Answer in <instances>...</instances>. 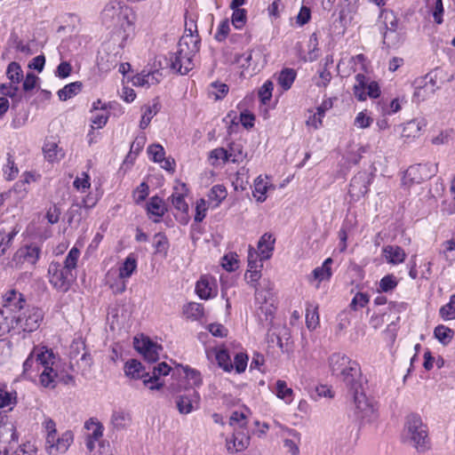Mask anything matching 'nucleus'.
I'll return each instance as SVG.
<instances>
[{
    "label": "nucleus",
    "instance_id": "obj_3",
    "mask_svg": "<svg viewBox=\"0 0 455 455\" xmlns=\"http://www.w3.org/2000/svg\"><path fill=\"white\" fill-rule=\"evenodd\" d=\"M201 39L193 34H184L178 43L179 54H185L184 67L186 70H192L195 67L194 57L199 52Z\"/></svg>",
    "mask_w": 455,
    "mask_h": 455
},
{
    "label": "nucleus",
    "instance_id": "obj_39",
    "mask_svg": "<svg viewBox=\"0 0 455 455\" xmlns=\"http://www.w3.org/2000/svg\"><path fill=\"white\" fill-rule=\"evenodd\" d=\"M148 212L156 217H162L165 212L163 200L158 196H153L148 204Z\"/></svg>",
    "mask_w": 455,
    "mask_h": 455
},
{
    "label": "nucleus",
    "instance_id": "obj_19",
    "mask_svg": "<svg viewBox=\"0 0 455 455\" xmlns=\"http://www.w3.org/2000/svg\"><path fill=\"white\" fill-rule=\"evenodd\" d=\"M382 255L387 263L398 265L406 258L404 250L398 245H386L382 248Z\"/></svg>",
    "mask_w": 455,
    "mask_h": 455
},
{
    "label": "nucleus",
    "instance_id": "obj_61",
    "mask_svg": "<svg viewBox=\"0 0 455 455\" xmlns=\"http://www.w3.org/2000/svg\"><path fill=\"white\" fill-rule=\"evenodd\" d=\"M149 188L146 182L140 183V185L134 191L133 196L137 204L143 202L148 196Z\"/></svg>",
    "mask_w": 455,
    "mask_h": 455
},
{
    "label": "nucleus",
    "instance_id": "obj_33",
    "mask_svg": "<svg viewBox=\"0 0 455 455\" xmlns=\"http://www.w3.org/2000/svg\"><path fill=\"white\" fill-rule=\"evenodd\" d=\"M296 78V72L292 68H285L278 76V84L284 90H289Z\"/></svg>",
    "mask_w": 455,
    "mask_h": 455
},
{
    "label": "nucleus",
    "instance_id": "obj_64",
    "mask_svg": "<svg viewBox=\"0 0 455 455\" xmlns=\"http://www.w3.org/2000/svg\"><path fill=\"white\" fill-rule=\"evenodd\" d=\"M35 454H36L35 447L31 443H24L23 445L19 446L11 454L6 452L5 455H35Z\"/></svg>",
    "mask_w": 455,
    "mask_h": 455
},
{
    "label": "nucleus",
    "instance_id": "obj_27",
    "mask_svg": "<svg viewBox=\"0 0 455 455\" xmlns=\"http://www.w3.org/2000/svg\"><path fill=\"white\" fill-rule=\"evenodd\" d=\"M16 319L17 315L9 313L6 309H0V336L4 332H9L11 329L18 328Z\"/></svg>",
    "mask_w": 455,
    "mask_h": 455
},
{
    "label": "nucleus",
    "instance_id": "obj_38",
    "mask_svg": "<svg viewBox=\"0 0 455 455\" xmlns=\"http://www.w3.org/2000/svg\"><path fill=\"white\" fill-rule=\"evenodd\" d=\"M293 390L287 387L284 380L276 381V395L278 398L285 401L286 403H291L292 401Z\"/></svg>",
    "mask_w": 455,
    "mask_h": 455
},
{
    "label": "nucleus",
    "instance_id": "obj_58",
    "mask_svg": "<svg viewBox=\"0 0 455 455\" xmlns=\"http://www.w3.org/2000/svg\"><path fill=\"white\" fill-rule=\"evenodd\" d=\"M186 378L190 381L191 385L199 387L202 384L201 374L198 371L190 369L188 366L183 368Z\"/></svg>",
    "mask_w": 455,
    "mask_h": 455
},
{
    "label": "nucleus",
    "instance_id": "obj_31",
    "mask_svg": "<svg viewBox=\"0 0 455 455\" xmlns=\"http://www.w3.org/2000/svg\"><path fill=\"white\" fill-rule=\"evenodd\" d=\"M131 422V416L129 413L118 411H114L111 417V423L116 429H124L129 426Z\"/></svg>",
    "mask_w": 455,
    "mask_h": 455
},
{
    "label": "nucleus",
    "instance_id": "obj_57",
    "mask_svg": "<svg viewBox=\"0 0 455 455\" xmlns=\"http://www.w3.org/2000/svg\"><path fill=\"white\" fill-rule=\"evenodd\" d=\"M230 31V25L228 19L223 20L219 25L218 30L214 36V38L218 42H223L228 36Z\"/></svg>",
    "mask_w": 455,
    "mask_h": 455
},
{
    "label": "nucleus",
    "instance_id": "obj_20",
    "mask_svg": "<svg viewBox=\"0 0 455 455\" xmlns=\"http://www.w3.org/2000/svg\"><path fill=\"white\" fill-rule=\"evenodd\" d=\"M336 376L345 383L346 387L348 388V391L360 387V384L363 383L361 368L359 364L357 372L355 373L354 371H349L347 366L344 367V372H339Z\"/></svg>",
    "mask_w": 455,
    "mask_h": 455
},
{
    "label": "nucleus",
    "instance_id": "obj_26",
    "mask_svg": "<svg viewBox=\"0 0 455 455\" xmlns=\"http://www.w3.org/2000/svg\"><path fill=\"white\" fill-rule=\"evenodd\" d=\"M44 158L51 163L58 162L62 159L65 153L62 148H59L55 141L47 140L43 147Z\"/></svg>",
    "mask_w": 455,
    "mask_h": 455
},
{
    "label": "nucleus",
    "instance_id": "obj_60",
    "mask_svg": "<svg viewBox=\"0 0 455 455\" xmlns=\"http://www.w3.org/2000/svg\"><path fill=\"white\" fill-rule=\"evenodd\" d=\"M369 302V297L363 292H357L350 303V307L357 310L358 307H363Z\"/></svg>",
    "mask_w": 455,
    "mask_h": 455
},
{
    "label": "nucleus",
    "instance_id": "obj_22",
    "mask_svg": "<svg viewBox=\"0 0 455 455\" xmlns=\"http://www.w3.org/2000/svg\"><path fill=\"white\" fill-rule=\"evenodd\" d=\"M275 239L272 234L265 233L258 243L259 255L261 259H268L274 251Z\"/></svg>",
    "mask_w": 455,
    "mask_h": 455
},
{
    "label": "nucleus",
    "instance_id": "obj_47",
    "mask_svg": "<svg viewBox=\"0 0 455 455\" xmlns=\"http://www.w3.org/2000/svg\"><path fill=\"white\" fill-rule=\"evenodd\" d=\"M227 196V190L223 185H215L209 193V199L215 201V207L219 206L222 200Z\"/></svg>",
    "mask_w": 455,
    "mask_h": 455
},
{
    "label": "nucleus",
    "instance_id": "obj_24",
    "mask_svg": "<svg viewBox=\"0 0 455 455\" xmlns=\"http://www.w3.org/2000/svg\"><path fill=\"white\" fill-rule=\"evenodd\" d=\"M184 57V53L179 54V46L177 45V51L169 53V58L166 59L167 65L173 72L180 75H186L190 70H186V68L184 67V60H186Z\"/></svg>",
    "mask_w": 455,
    "mask_h": 455
},
{
    "label": "nucleus",
    "instance_id": "obj_1",
    "mask_svg": "<svg viewBox=\"0 0 455 455\" xmlns=\"http://www.w3.org/2000/svg\"><path fill=\"white\" fill-rule=\"evenodd\" d=\"M401 438L404 444L413 447L419 452H425L431 448L427 425L416 413H411L405 418Z\"/></svg>",
    "mask_w": 455,
    "mask_h": 455
},
{
    "label": "nucleus",
    "instance_id": "obj_5",
    "mask_svg": "<svg viewBox=\"0 0 455 455\" xmlns=\"http://www.w3.org/2000/svg\"><path fill=\"white\" fill-rule=\"evenodd\" d=\"M48 276L50 283L60 292L69 290L74 278L72 273L68 272L59 262H52L49 265Z\"/></svg>",
    "mask_w": 455,
    "mask_h": 455
},
{
    "label": "nucleus",
    "instance_id": "obj_51",
    "mask_svg": "<svg viewBox=\"0 0 455 455\" xmlns=\"http://www.w3.org/2000/svg\"><path fill=\"white\" fill-rule=\"evenodd\" d=\"M398 284L396 278L393 275H385L379 281V290L383 292L393 291Z\"/></svg>",
    "mask_w": 455,
    "mask_h": 455
},
{
    "label": "nucleus",
    "instance_id": "obj_42",
    "mask_svg": "<svg viewBox=\"0 0 455 455\" xmlns=\"http://www.w3.org/2000/svg\"><path fill=\"white\" fill-rule=\"evenodd\" d=\"M6 76L12 83L19 84L23 76V71L20 65L15 61L11 62L7 67Z\"/></svg>",
    "mask_w": 455,
    "mask_h": 455
},
{
    "label": "nucleus",
    "instance_id": "obj_54",
    "mask_svg": "<svg viewBox=\"0 0 455 455\" xmlns=\"http://www.w3.org/2000/svg\"><path fill=\"white\" fill-rule=\"evenodd\" d=\"M292 435L297 439H284L283 440V446L286 448L287 452H289L291 455H299V434L293 431Z\"/></svg>",
    "mask_w": 455,
    "mask_h": 455
},
{
    "label": "nucleus",
    "instance_id": "obj_11",
    "mask_svg": "<svg viewBox=\"0 0 455 455\" xmlns=\"http://www.w3.org/2000/svg\"><path fill=\"white\" fill-rule=\"evenodd\" d=\"M200 399V395L196 390H188L186 394L176 395V408L180 414H189L198 407Z\"/></svg>",
    "mask_w": 455,
    "mask_h": 455
},
{
    "label": "nucleus",
    "instance_id": "obj_46",
    "mask_svg": "<svg viewBox=\"0 0 455 455\" xmlns=\"http://www.w3.org/2000/svg\"><path fill=\"white\" fill-rule=\"evenodd\" d=\"M153 243L156 248V252L164 254V256L167 254L169 249V242L164 234H156L154 235Z\"/></svg>",
    "mask_w": 455,
    "mask_h": 455
},
{
    "label": "nucleus",
    "instance_id": "obj_17",
    "mask_svg": "<svg viewBox=\"0 0 455 455\" xmlns=\"http://www.w3.org/2000/svg\"><path fill=\"white\" fill-rule=\"evenodd\" d=\"M250 437L243 431H235L231 438L227 439L226 447L229 453H236L247 449Z\"/></svg>",
    "mask_w": 455,
    "mask_h": 455
},
{
    "label": "nucleus",
    "instance_id": "obj_36",
    "mask_svg": "<svg viewBox=\"0 0 455 455\" xmlns=\"http://www.w3.org/2000/svg\"><path fill=\"white\" fill-rule=\"evenodd\" d=\"M268 188L267 182H266L260 176L255 180L253 196L256 197L258 202L263 203L267 199L266 193Z\"/></svg>",
    "mask_w": 455,
    "mask_h": 455
},
{
    "label": "nucleus",
    "instance_id": "obj_14",
    "mask_svg": "<svg viewBox=\"0 0 455 455\" xmlns=\"http://www.w3.org/2000/svg\"><path fill=\"white\" fill-rule=\"evenodd\" d=\"M371 183L370 176L365 172H360L355 174L350 181L349 195L352 197L360 198L365 196L369 191Z\"/></svg>",
    "mask_w": 455,
    "mask_h": 455
},
{
    "label": "nucleus",
    "instance_id": "obj_2",
    "mask_svg": "<svg viewBox=\"0 0 455 455\" xmlns=\"http://www.w3.org/2000/svg\"><path fill=\"white\" fill-rule=\"evenodd\" d=\"M355 403V413L357 418L371 422L377 418L376 409L374 405L366 397L363 391V383L360 387L348 391Z\"/></svg>",
    "mask_w": 455,
    "mask_h": 455
},
{
    "label": "nucleus",
    "instance_id": "obj_52",
    "mask_svg": "<svg viewBox=\"0 0 455 455\" xmlns=\"http://www.w3.org/2000/svg\"><path fill=\"white\" fill-rule=\"evenodd\" d=\"M274 89V84L272 81L267 80L266 81L263 85L259 90V97L260 99V101L263 104H267L268 100H270L272 97V92Z\"/></svg>",
    "mask_w": 455,
    "mask_h": 455
},
{
    "label": "nucleus",
    "instance_id": "obj_28",
    "mask_svg": "<svg viewBox=\"0 0 455 455\" xmlns=\"http://www.w3.org/2000/svg\"><path fill=\"white\" fill-rule=\"evenodd\" d=\"M58 378L59 375L53 366H45L40 374V382L44 387L54 388Z\"/></svg>",
    "mask_w": 455,
    "mask_h": 455
},
{
    "label": "nucleus",
    "instance_id": "obj_49",
    "mask_svg": "<svg viewBox=\"0 0 455 455\" xmlns=\"http://www.w3.org/2000/svg\"><path fill=\"white\" fill-rule=\"evenodd\" d=\"M232 10H233L232 24H233V26L235 28L240 29L246 23V20H247L246 13H247V12H246L245 9H241V8H236V9L234 8Z\"/></svg>",
    "mask_w": 455,
    "mask_h": 455
},
{
    "label": "nucleus",
    "instance_id": "obj_45",
    "mask_svg": "<svg viewBox=\"0 0 455 455\" xmlns=\"http://www.w3.org/2000/svg\"><path fill=\"white\" fill-rule=\"evenodd\" d=\"M80 255V251L77 248L73 247L68 253L64 265L62 267L68 270V272L72 273V270L76 267L77 260Z\"/></svg>",
    "mask_w": 455,
    "mask_h": 455
},
{
    "label": "nucleus",
    "instance_id": "obj_63",
    "mask_svg": "<svg viewBox=\"0 0 455 455\" xmlns=\"http://www.w3.org/2000/svg\"><path fill=\"white\" fill-rule=\"evenodd\" d=\"M311 18V11L310 8L307 6H302L299 10V12L298 13L296 17V22L299 26H303L307 24Z\"/></svg>",
    "mask_w": 455,
    "mask_h": 455
},
{
    "label": "nucleus",
    "instance_id": "obj_18",
    "mask_svg": "<svg viewBox=\"0 0 455 455\" xmlns=\"http://www.w3.org/2000/svg\"><path fill=\"white\" fill-rule=\"evenodd\" d=\"M171 367L166 363H161L153 367L152 376H148V379H144L143 383L148 386L151 390H159L164 384L159 382L160 376H166L169 374Z\"/></svg>",
    "mask_w": 455,
    "mask_h": 455
},
{
    "label": "nucleus",
    "instance_id": "obj_55",
    "mask_svg": "<svg viewBox=\"0 0 455 455\" xmlns=\"http://www.w3.org/2000/svg\"><path fill=\"white\" fill-rule=\"evenodd\" d=\"M83 206L85 208H90L92 205H89L87 204L86 200H83L81 204L80 203L72 204V205L70 206V208L68 212V221L69 224L74 220V219L76 216H81Z\"/></svg>",
    "mask_w": 455,
    "mask_h": 455
},
{
    "label": "nucleus",
    "instance_id": "obj_44",
    "mask_svg": "<svg viewBox=\"0 0 455 455\" xmlns=\"http://www.w3.org/2000/svg\"><path fill=\"white\" fill-rule=\"evenodd\" d=\"M439 314L445 321L455 319V295L451 296L450 301L440 308Z\"/></svg>",
    "mask_w": 455,
    "mask_h": 455
},
{
    "label": "nucleus",
    "instance_id": "obj_25",
    "mask_svg": "<svg viewBox=\"0 0 455 455\" xmlns=\"http://www.w3.org/2000/svg\"><path fill=\"white\" fill-rule=\"evenodd\" d=\"M41 250L36 245L21 247L15 254L16 258L23 259V261L35 265L40 257Z\"/></svg>",
    "mask_w": 455,
    "mask_h": 455
},
{
    "label": "nucleus",
    "instance_id": "obj_13",
    "mask_svg": "<svg viewBox=\"0 0 455 455\" xmlns=\"http://www.w3.org/2000/svg\"><path fill=\"white\" fill-rule=\"evenodd\" d=\"M329 367L333 375H337L339 372H344V367L348 366V370L357 372L358 363L352 360L345 354L333 353L328 359Z\"/></svg>",
    "mask_w": 455,
    "mask_h": 455
},
{
    "label": "nucleus",
    "instance_id": "obj_8",
    "mask_svg": "<svg viewBox=\"0 0 455 455\" xmlns=\"http://www.w3.org/2000/svg\"><path fill=\"white\" fill-rule=\"evenodd\" d=\"M272 293L270 291H259L256 290L255 296L256 299L261 302V305L258 310V316L259 323L265 328H269L273 323L275 307L272 303H267Z\"/></svg>",
    "mask_w": 455,
    "mask_h": 455
},
{
    "label": "nucleus",
    "instance_id": "obj_30",
    "mask_svg": "<svg viewBox=\"0 0 455 455\" xmlns=\"http://www.w3.org/2000/svg\"><path fill=\"white\" fill-rule=\"evenodd\" d=\"M82 89L81 82H74L65 85L58 92V96L60 100H67L73 96L76 95Z\"/></svg>",
    "mask_w": 455,
    "mask_h": 455
},
{
    "label": "nucleus",
    "instance_id": "obj_29",
    "mask_svg": "<svg viewBox=\"0 0 455 455\" xmlns=\"http://www.w3.org/2000/svg\"><path fill=\"white\" fill-rule=\"evenodd\" d=\"M160 110V104L156 99L153 100V104L149 106L145 107L144 114L142 115L140 127V129H146L148 125L149 124L151 119L155 115L158 113Z\"/></svg>",
    "mask_w": 455,
    "mask_h": 455
},
{
    "label": "nucleus",
    "instance_id": "obj_50",
    "mask_svg": "<svg viewBox=\"0 0 455 455\" xmlns=\"http://www.w3.org/2000/svg\"><path fill=\"white\" fill-rule=\"evenodd\" d=\"M216 360L220 367L226 371H230L234 368L231 358L226 350L219 351L216 354Z\"/></svg>",
    "mask_w": 455,
    "mask_h": 455
},
{
    "label": "nucleus",
    "instance_id": "obj_16",
    "mask_svg": "<svg viewBox=\"0 0 455 455\" xmlns=\"http://www.w3.org/2000/svg\"><path fill=\"white\" fill-rule=\"evenodd\" d=\"M3 308L6 309L9 313L20 311L26 305L24 296L15 290H11L4 295Z\"/></svg>",
    "mask_w": 455,
    "mask_h": 455
},
{
    "label": "nucleus",
    "instance_id": "obj_9",
    "mask_svg": "<svg viewBox=\"0 0 455 455\" xmlns=\"http://www.w3.org/2000/svg\"><path fill=\"white\" fill-rule=\"evenodd\" d=\"M74 435L71 431L64 432L61 436L50 435L46 437L45 450L49 455H59L68 451L70 444L73 443Z\"/></svg>",
    "mask_w": 455,
    "mask_h": 455
},
{
    "label": "nucleus",
    "instance_id": "obj_23",
    "mask_svg": "<svg viewBox=\"0 0 455 455\" xmlns=\"http://www.w3.org/2000/svg\"><path fill=\"white\" fill-rule=\"evenodd\" d=\"M32 353L35 356L36 363L45 368V366H53L55 363V356L53 352L51 349H48L44 347H36L32 350Z\"/></svg>",
    "mask_w": 455,
    "mask_h": 455
},
{
    "label": "nucleus",
    "instance_id": "obj_56",
    "mask_svg": "<svg viewBox=\"0 0 455 455\" xmlns=\"http://www.w3.org/2000/svg\"><path fill=\"white\" fill-rule=\"evenodd\" d=\"M148 153L152 156V160L156 163H162L164 160V149L159 144H153L148 147Z\"/></svg>",
    "mask_w": 455,
    "mask_h": 455
},
{
    "label": "nucleus",
    "instance_id": "obj_53",
    "mask_svg": "<svg viewBox=\"0 0 455 455\" xmlns=\"http://www.w3.org/2000/svg\"><path fill=\"white\" fill-rule=\"evenodd\" d=\"M228 150L229 160L235 163L240 162L243 158V147L239 143H231Z\"/></svg>",
    "mask_w": 455,
    "mask_h": 455
},
{
    "label": "nucleus",
    "instance_id": "obj_15",
    "mask_svg": "<svg viewBox=\"0 0 455 455\" xmlns=\"http://www.w3.org/2000/svg\"><path fill=\"white\" fill-rule=\"evenodd\" d=\"M84 428L88 431L86 447L90 451H92L95 443L99 442L103 435V426L100 422L90 419L84 423Z\"/></svg>",
    "mask_w": 455,
    "mask_h": 455
},
{
    "label": "nucleus",
    "instance_id": "obj_62",
    "mask_svg": "<svg viewBox=\"0 0 455 455\" xmlns=\"http://www.w3.org/2000/svg\"><path fill=\"white\" fill-rule=\"evenodd\" d=\"M443 252L446 258V259L450 261L455 260V240L451 239L443 243Z\"/></svg>",
    "mask_w": 455,
    "mask_h": 455
},
{
    "label": "nucleus",
    "instance_id": "obj_12",
    "mask_svg": "<svg viewBox=\"0 0 455 455\" xmlns=\"http://www.w3.org/2000/svg\"><path fill=\"white\" fill-rule=\"evenodd\" d=\"M413 85L415 89L413 97L419 101L424 100L433 95L439 88L436 85L435 80L429 75L417 78L414 81Z\"/></svg>",
    "mask_w": 455,
    "mask_h": 455
},
{
    "label": "nucleus",
    "instance_id": "obj_40",
    "mask_svg": "<svg viewBox=\"0 0 455 455\" xmlns=\"http://www.w3.org/2000/svg\"><path fill=\"white\" fill-rule=\"evenodd\" d=\"M306 323L309 330H315L319 323L317 307L309 304L306 311Z\"/></svg>",
    "mask_w": 455,
    "mask_h": 455
},
{
    "label": "nucleus",
    "instance_id": "obj_37",
    "mask_svg": "<svg viewBox=\"0 0 455 455\" xmlns=\"http://www.w3.org/2000/svg\"><path fill=\"white\" fill-rule=\"evenodd\" d=\"M332 263V259L328 258L324 260L322 267H316L313 270V275L315 280L319 282L329 279L331 275V270L330 265Z\"/></svg>",
    "mask_w": 455,
    "mask_h": 455
},
{
    "label": "nucleus",
    "instance_id": "obj_59",
    "mask_svg": "<svg viewBox=\"0 0 455 455\" xmlns=\"http://www.w3.org/2000/svg\"><path fill=\"white\" fill-rule=\"evenodd\" d=\"M229 425H237L240 428H243L247 425L246 416L243 412L233 411L229 418Z\"/></svg>",
    "mask_w": 455,
    "mask_h": 455
},
{
    "label": "nucleus",
    "instance_id": "obj_35",
    "mask_svg": "<svg viewBox=\"0 0 455 455\" xmlns=\"http://www.w3.org/2000/svg\"><path fill=\"white\" fill-rule=\"evenodd\" d=\"M137 261L132 255H129L119 268V276L121 278H129L136 270Z\"/></svg>",
    "mask_w": 455,
    "mask_h": 455
},
{
    "label": "nucleus",
    "instance_id": "obj_48",
    "mask_svg": "<svg viewBox=\"0 0 455 455\" xmlns=\"http://www.w3.org/2000/svg\"><path fill=\"white\" fill-rule=\"evenodd\" d=\"M184 312L188 317L197 320L204 315V307L202 304L191 302L186 306Z\"/></svg>",
    "mask_w": 455,
    "mask_h": 455
},
{
    "label": "nucleus",
    "instance_id": "obj_6",
    "mask_svg": "<svg viewBox=\"0 0 455 455\" xmlns=\"http://www.w3.org/2000/svg\"><path fill=\"white\" fill-rule=\"evenodd\" d=\"M354 95L358 100H365L367 96L376 99L380 95V89L377 82L369 83L368 77L363 74L355 76V84L354 85Z\"/></svg>",
    "mask_w": 455,
    "mask_h": 455
},
{
    "label": "nucleus",
    "instance_id": "obj_32",
    "mask_svg": "<svg viewBox=\"0 0 455 455\" xmlns=\"http://www.w3.org/2000/svg\"><path fill=\"white\" fill-rule=\"evenodd\" d=\"M426 126L424 119H414L408 122L403 128V135L406 137H417L419 134L422 127Z\"/></svg>",
    "mask_w": 455,
    "mask_h": 455
},
{
    "label": "nucleus",
    "instance_id": "obj_4",
    "mask_svg": "<svg viewBox=\"0 0 455 455\" xmlns=\"http://www.w3.org/2000/svg\"><path fill=\"white\" fill-rule=\"evenodd\" d=\"M436 172V165L433 164H418L410 166L404 172L403 184L411 186L429 180Z\"/></svg>",
    "mask_w": 455,
    "mask_h": 455
},
{
    "label": "nucleus",
    "instance_id": "obj_7",
    "mask_svg": "<svg viewBox=\"0 0 455 455\" xmlns=\"http://www.w3.org/2000/svg\"><path fill=\"white\" fill-rule=\"evenodd\" d=\"M43 320V311L38 307H29L17 315L16 326L23 331L31 332L36 331Z\"/></svg>",
    "mask_w": 455,
    "mask_h": 455
},
{
    "label": "nucleus",
    "instance_id": "obj_10",
    "mask_svg": "<svg viewBox=\"0 0 455 455\" xmlns=\"http://www.w3.org/2000/svg\"><path fill=\"white\" fill-rule=\"evenodd\" d=\"M134 347L148 363H156L159 359V352L163 349L161 346L144 336L141 339L134 338Z\"/></svg>",
    "mask_w": 455,
    "mask_h": 455
},
{
    "label": "nucleus",
    "instance_id": "obj_34",
    "mask_svg": "<svg viewBox=\"0 0 455 455\" xmlns=\"http://www.w3.org/2000/svg\"><path fill=\"white\" fill-rule=\"evenodd\" d=\"M434 335L443 345H447L451 341L454 331L441 324L435 328Z\"/></svg>",
    "mask_w": 455,
    "mask_h": 455
},
{
    "label": "nucleus",
    "instance_id": "obj_43",
    "mask_svg": "<svg viewBox=\"0 0 455 455\" xmlns=\"http://www.w3.org/2000/svg\"><path fill=\"white\" fill-rule=\"evenodd\" d=\"M9 44L11 47L14 48L17 52L24 53L26 55L32 54V51L28 44H24L22 40L20 39L17 34L12 33L9 39Z\"/></svg>",
    "mask_w": 455,
    "mask_h": 455
},
{
    "label": "nucleus",
    "instance_id": "obj_41",
    "mask_svg": "<svg viewBox=\"0 0 455 455\" xmlns=\"http://www.w3.org/2000/svg\"><path fill=\"white\" fill-rule=\"evenodd\" d=\"M196 291L197 295L203 299H207L212 296V288L209 280L205 277H202L197 283L196 286Z\"/></svg>",
    "mask_w": 455,
    "mask_h": 455
},
{
    "label": "nucleus",
    "instance_id": "obj_21",
    "mask_svg": "<svg viewBox=\"0 0 455 455\" xmlns=\"http://www.w3.org/2000/svg\"><path fill=\"white\" fill-rule=\"evenodd\" d=\"M124 373L127 377L135 379H144L146 377L149 376V371H148L146 367L143 366L141 363L136 359H131L125 363Z\"/></svg>",
    "mask_w": 455,
    "mask_h": 455
}]
</instances>
